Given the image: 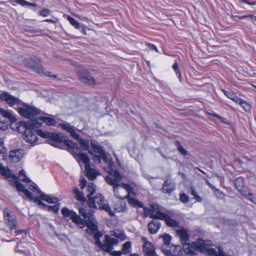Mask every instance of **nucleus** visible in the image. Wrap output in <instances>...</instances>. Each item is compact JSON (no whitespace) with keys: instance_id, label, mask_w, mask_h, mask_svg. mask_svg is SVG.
<instances>
[{"instance_id":"obj_1","label":"nucleus","mask_w":256,"mask_h":256,"mask_svg":"<svg viewBox=\"0 0 256 256\" xmlns=\"http://www.w3.org/2000/svg\"><path fill=\"white\" fill-rule=\"evenodd\" d=\"M36 134L39 136L48 138L46 142L60 149H65L67 146V150L71 152L72 149H76L80 151V148L78 144L71 140L66 139V137L61 133L50 132L48 131H43L42 130H36Z\"/></svg>"},{"instance_id":"obj_2","label":"nucleus","mask_w":256,"mask_h":256,"mask_svg":"<svg viewBox=\"0 0 256 256\" xmlns=\"http://www.w3.org/2000/svg\"><path fill=\"white\" fill-rule=\"evenodd\" d=\"M0 100L6 102L10 106L16 104L22 105V107L18 108L17 111L22 116L28 119H34L36 115L42 114L40 110L22 102L6 92H2L0 94Z\"/></svg>"},{"instance_id":"obj_3","label":"nucleus","mask_w":256,"mask_h":256,"mask_svg":"<svg viewBox=\"0 0 256 256\" xmlns=\"http://www.w3.org/2000/svg\"><path fill=\"white\" fill-rule=\"evenodd\" d=\"M76 149H72L70 152L74 156L78 162L82 161L85 164V170L86 176L90 180H94L96 178L98 173L94 169L90 168V158L87 154L83 152H79L74 151Z\"/></svg>"},{"instance_id":"obj_4","label":"nucleus","mask_w":256,"mask_h":256,"mask_svg":"<svg viewBox=\"0 0 256 256\" xmlns=\"http://www.w3.org/2000/svg\"><path fill=\"white\" fill-rule=\"evenodd\" d=\"M97 72L95 70H88L81 68L78 70L77 74L78 80L83 84L90 86L96 85L95 74Z\"/></svg>"},{"instance_id":"obj_5","label":"nucleus","mask_w":256,"mask_h":256,"mask_svg":"<svg viewBox=\"0 0 256 256\" xmlns=\"http://www.w3.org/2000/svg\"><path fill=\"white\" fill-rule=\"evenodd\" d=\"M23 64L24 66L32 70L40 75H42L44 73V68L42 66L41 61L36 57L25 58L23 60Z\"/></svg>"},{"instance_id":"obj_6","label":"nucleus","mask_w":256,"mask_h":256,"mask_svg":"<svg viewBox=\"0 0 256 256\" xmlns=\"http://www.w3.org/2000/svg\"><path fill=\"white\" fill-rule=\"evenodd\" d=\"M36 116H34V119H30V122H19L17 126L18 131L20 133H23V134H25L28 129V130H34L41 126L42 123L38 122L36 120Z\"/></svg>"},{"instance_id":"obj_7","label":"nucleus","mask_w":256,"mask_h":256,"mask_svg":"<svg viewBox=\"0 0 256 256\" xmlns=\"http://www.w3.org/2000/svg\"><path fill=\"white\" fill-rule=\"evenodd\" d=\"M61 212L64 217H70L72 222L80 228H84V219L80 216L78 215L76 212L69 210L66 207L62 208Z\"/></svg>"},{"instance_id":"obj_8","label":"nucleus","mask_w":256,"mask_h":256,"mask_svg":"<svg viewBox=\"0 0 256 256\" xmlns=\"http://www.w3.org/2000/svg\"><path fill=\"white\" fill-rule=\"evenodd\" d=\"M4 220L6 222L8 225L12 229H16V216L8 208L4 210Z\"/></svg>"},{"instance_id":"obj_9","label":"nucleus","mask_w":256,"mask_h":256,"mask_svg":"<svg viewBox=\"0 0 256 256\" xmlns=\"http://www.w3.org/2000/svg\"><path fill=\"white\" fill-rule=\"evenodd\" d=\"M175 188V182L170 178V176H167L161 188L162 192L164 194L170 195Z\"/></svg>"},{"instance_id":"obj_10","label":"nucleus","mask_w":256,"mask_h":256,"mask_svg":"<svg viewBox=\"0 0 256 256\" xmlns=\"http://www.w3.org/2000/svg\"><path fill=\"white\" fill-rule=\"evenodd\" d=\"M104 241L102 244L101 250L106 252H110L114 248V246L117 245L118 242L114 238L110 237L108 235H105Z\"/></svg>"},{"instance_id":"obj_11","label":"nucleus","mask_w":256,"mask_h":256,"mask_svg":"<svg viewBox=\"0 0 256 256\" xmlns=\"http://www.w3.org/2000/svg\"><path fill=\"white\" fill-rule=\"evenodd\" d=\"M143 241H144V244L142 246V250L144 254V256H158L155 252L154 245L148 242L146 238L143 237L142 238Z\"/></svg>"},{"instance_id":"obj_12","label":"nucleus","mask_w":256,"mask_h":256,"mask_svg":"<svg viewBox=\"0 0 256 256\" xmlns=\"http://www.w3.org/2000/svg\"><path fill=\"white\" fill-rule=\"evenodd\" d=\"M144 210L146 212H148L150 214V217L153 219H158L161 220H164V221H166V220L168 216V214L161 212V210L160 209L156 211L155 214H154L155 210L154 208L150 209L148 208H144Z\"/></svg>"},{"instance_id":"obj_13","label":"nucleus","mask_w":256,"mask_h":256,"mask_svg":"<svg viewBox=\"0 0 256 256\" xmlns=\"http://www.w3.org/2000/svg\"><path fill=\"white\" fill-rule=\"evenodd\" d=\"M104 201V196L101 194L98 193L94 196V197L89 198L87 200V203L90 208L97 209L96 202L100 206V204H102Z\"/></svg>"},{"instance_id":"obj_14","label":"nucleus","mask_w":256,"mask_h":256,"mask_svg":"<svg viewBox=\"0 0 256 256\" xmlns=\"http://www.w3.org/2000/svg\"><path fill=\"white\" fill-rule=\"evenodd\" d=\"M11 184L12 186H15L18 191L24 192L26 197L29 200L34 199L33 194L27 189L24 188V184L18 181V176L16 179H14V181Z\"/></svg>"},{"instance_id":"obj_15","label":"nucleus","mask_w":256,"mask_h":256,"mask_svg":"<svg viewBox=\"0 0 256 256\" xmlns=\"http://www.w3.org/2000/svg\"><path fill=\"white\" fill-rule=\"evenodd\" d=\"M36 129L27 130L25 134L22 135L24 140L30 144H34L36 142L38 137L36 134Z\"/></svg>"},{"instance_id":"obj_16","label":"nucleus","mask_w":256,"mask_h":256,"mask_svg":"<svg viewBox=\"0 0 256 256\" xmlns=\"http://www.w3.org/2000/svg\"><path fill=\"white\" fill-rule=\"evenodd\" d=\"M24 150L22 149H16L10 152V158L15 162H19L24 156Z\"/></svg>"},{"instance_id":"obj_17","label":"nucleus","mask_w":256,"mask_h":256,"mask_svg":"<svg viewBox=\"0 0 256 256\" xmlns=\"http://www.w3.org/2000/svg\"><path fill=\"white\" fill-rule=\"evenodd\" d=\"M58 126L63 130L68 132L72 138H78V134L76 132L75 127L73 126H70V123L66 122L60 124H58Z\"/></svg>"},{"instance_id":"obj_18","label":"nucleus","mask_w":256,"mask_h":256,"mask_svg":"<svg viewBox=\"0 0 256 256\" xmlns=\"http://www.w3.org/2000/svg\"><path fill=\"white\" fill-rule=\"evenodd\" d=\"M218 252H216L214 248H206V252L210 256H229L230 254H226L221 246L218 247Z\"/></svg>"},{"instance_id":"obj_19","label":"nucleus","mask_w":256,"mask_h":256,"mask_svg":"<svg viewBox=\"0 0 256 256\" xmlns=\"http://www.w3.org/2000/svg\"><path fill=\"white\" fill-rule=\"evenodd\" d=\"M161 226L160 222L157 220H152L148 224V231L150 234H156Z\"/></svg>"},{"instance_id":"obj_20","label":"nucleus","mask_w":256,"mask_h":256,"mask_svg":"<svg viewBox=\"0 0 256 256\" xmlns=\"http://www.w3.org/2000/svg\"><path fill=\"white\" fill-rule=\"evenodd\" d=\"M74 138L78 141L79 144L80 145V148L85 151L90 152V150H92L90 148V140L86 138H82L80 137L79 134H78V138L75 137Z\"/></svg>"},{"instance_id":"obj_21","label":"nucleus","mask_w":256,"mask_h":256,"mask_svg":"<svg viewBox=\"0 0 256 256\" xmlns=\"http://www.w3.org/2000/svg\"><path fill=\"white\" fill-rule=\"evenodd\" d=\"M180 228V229L176 230V234L180 237V240L182 242H186L190 238L188 232L184 228Z\"/></svg>"},{"instance_id":"obj_22","label":"nucleus","mask_w":256,"mask_h":256,"mask_svg":"<svg viewBox=\"0 0 256 256\" xmlns=\"http://www.w3.org/2000/svg\"><path fill=\"white\" fill-rule=\"evenodd\" d=\"M0 174L4 176L6 179L12 178L16 179L17 176L12 174L8 166H3L2 164H0Z\"/></svg>"},{"instance_id":"obj_23","label":"nucleus","mask_w":256,"mask_h":256,"mask_svg":"<svg viewBox=\"0 0 256 256\" xmlns=\"http://www.w3.org/2000/svg\"><path fill=\"white\" fill-rule=\"evenodd\" d=\"M105 180L109 185L113 186L114 194L118 196V187L120 186L118 182L108 176H106Z\"/></svg>"},{"instance_id":"obj_24","label":"nucleus","mask_w":256,"mask_h":256,"mask_svg":"<svg viewBox=\"0 0 256 256\" xmlns=\"http://www.w3.org/2000/svg\"><path fill=\"white\" fill-rule=\"evenodd\" d=\"M192 246L195 250H199L202 252H206V244L204 240L198 239L196 242H192Z\"/></svg>"},{"instance_id":"obj_25","label":"nucleus","mask_w":256,"mask_h":256,"mask_svg":"<svg viewBox=\"0 0 256 256\" xmlns=\"http://www.w3.org/2000/svg\"><path fill=\"white\" fill-rule=\"evenodd\" d=\"M40 200L46 202L48 204H56L58 203V198L54 197L51 195H48L44 193L41 194L40 196Z\"/></svg>"},{"instance_id":"obj_26","label":"nucleus","mask_w":256,"mask_h":256,"mask_svg":"<svg viewBox=\"0 0 256 256\" xmlns=\"http://www.w3.org/2000/svg\"><path fill=\"white\" fill-rule=\"evenodd\" d=\"M182 243V249L184 252L186 254H190L191 256L194 255L196 254L195 248L192 246V243L190 244L189 243L186 242H184Z\"/></svg>"},{"instance_id":"obj_27","label":"nucleus","mask_w":256,"mask_h":256,"mask_svg":"<svg viewBox=\"0 0 256 256\" xmlns=\"http://www.w3.org/2000/svg\"><path fill=\"white\" fill-rule=\"evenodd\" d=\"M36 120L38 122L42 121L48 126H54L56 124L55 119L52 117L39 116L38 118L36 116Z\"/></svg>"},{"instance_id":"obj_28","label":"nucleus","mask_w":256,"mask_h":256,"mask_svg":"<svg viewBox=\"0 0 256 256\" xmlns=\"http://www.w3.org/2000/svg\"><path fill=\"white\" fill-rule=\"evenodd\" d=\"M0 114L4 117L8 118L12 123H14L16 121V118L9 111L0 108Z\"/></svg>"},{"instance_id":"obj_29","label":"nucleus","mask_w":256,"mask_h":256,"mask_svg":"<svg viewBox=\"0 0 256 256\" xmlns=\"http://www.w3.org/2000/svg\"><path fill=\"white\" fill-rule=\"evenodd\" d=\"M73 194H74L75 198L79 201L82 202H86V199L84 196V194L82 192H80L79 189L77 187H75L73 189Z\"/></svg>"},{"instance_id":"obj_30","label":"nucleus","mask_w":256,"mask_h":256,"mask_svg":"<svg viewBox=\"0 0 256 256\" xmlns=\"http://www.w3.org/2000/svg\"><path fill=\"white\" fill-rule=\"evenodd\" d=\"M90 144L92 149V151L95 154H98L100 155L104 154L105 152L104 150L103 147L99 144H96L94 142L91 140L90 142Z\"/></svg>"},{"instance_id":"obj_31","label":"nucleus","mask_w":256,"mask_h":256,"mask_svg":"<svg viewBox=\"0 0 256 256\" xmlns=\"http://www.w3.org/2000/svg\"><path fill=\"white\" fill-rule=\"evenodd\" d=\"M33 198L31 201H33L36 204L40 206L41 208L44 210H48V205L46 204L45 203L42 202V200H40L39 197L33 196Z\"/></svg>"},{"instance_id":"obj_32","label":"nucleus","mask_w":256,"mask_h":256,"mask_svg":"<svg viewBox=\"0 0 256 256\" xmlns=\"http://www.w3.org/2000/svg\"><path fill=\"white\" fill-rule=\"evenodd\" d=\"M96 185L94 182H89L86 190L89 192L87 195L88 200L92 198V195L96 192Z\"/></svg>"},{"instance_id":"obj_33","label":"nucleus","mask_w":256,"mask_h":256,"mask_svg":"<svg viewBox=\"0 0 256 256\" xmlns=\"http://www.w3.org/2000/svg\"><path fill=\"white\" fill-rule=\"evenodd\" d=\"M174 144V145L176 146L178 150L182 155L186 156L188 154V151L183 148L179 140H175Z\"/></svg>"},{"instance_id":"obj_34","label":"nucleus","mask_w":256,"mask_h":256,"mask_svg":"<svg viewBox=\"0 0 256 256\" xmlns=\"http://www.w3.org/2000/svg\"><path fill=\"white\" fill-rule=\"evenodd\" d=\"M223 92L228 98L234 102L236 104L238 103L240 98L238 97L234 93L232 92L223 90Z\"/></svg>"},{"instance_id":"obj_35","label":"nucleus","mask_w":256,"mask_h":256,"mask_svg":"<svg viewBox=\"0 0 256 256\" xmlns=\"http://www.w3.org/2000/svg\"><path fill=\"white\" fill-rule=\"evenodd\" d=\"M165 222L169 227H180L178 222L175 220L172 219L169 215L166 220Z\"/></svg>"},{"instance_id":"obj_36","label":"nucleus","mask_w":256,"mask_h":256,"mask_svg":"<svg viewBox=\"0 0 256 256\" xmlns=\"http://www.w3.org/2000/svg\"><path fill=\"white\" fill-rule=\"evenodd\" d=\"M87 227L88 228L86 230V232L87 234L91 235L94 232L98 230V222H94V224L88 226Z\"/></svg>"},{"instance_id":"obj_37","label":"nucleus","mask_w":256,"mask_h":256,"mask_svg":"<svg viewBox=\"0 0 256 256\" xmlns=\"http://www.w3.org/2000/svg\"><path fill=\"white\" fill-rule=\"evenodd\" d=\"M99 208L101 210H105L108 212V214L111 216H114V213L112 210L109 205L107 204L104 203V202L102 204H100V206H99Z\"/></svg>"},{"instance_id":"obj_38","label":"nucleus","mask_w":256,"mask_h":256,"mask_svg":"<svg viewBox=\"0 0 256 256\" xmlns=\"http://www.w3.org/2000/svg\"><path fill=\"white\" fill-rule=\"evenodd\" d=\"M237 104L241 106L242 108L246 112H250L251 110V106L250 105L246 100L240 98Z\"/></svg>"},{"instance_id":"obj_39","label":"nucleus","mask_w":256,"mask_h":256,"mask_svg":"<svg viewBox=\"0 0 256 256\" xmlns=\"http://www.w3.org/2000/svg\"><path fill=\"white\" fill-rule=\"evenodd\" d=\"M234 185L236 188L239 191L241 192L243 190L244 182L242 178L239 177L236 179L234 181Z\"/></svg>"},{"instance_id":"obj_40","label":"nucleus","mask_w":256,"mask_h":256,"mask_svg":"<svg viewBox=\"0 0 256 256\" xmlns=\"http://www.w3.org/2000/svg\"><path fill=\"white\" fill-rule=\"evenodd\" d=\"M130 248L131 242L130 241L126 242L122 245L121 252H122V254H127L130 252Z\"/></svg>"},{"instance_id":"obj_41","label":"nucleus","mask_w":256,"mask_h":256,"mask_svg":"<svg viewBox=\"0 0 256 256\" xmlns=\"http://www.w3.org/2000/svg\"><path fill=\"white\" fill-rule=\"evenodd\" d=\"M19 176L22 182L30 183L31 182L30 180L26 177V172L24 170L20 171Z\"/></svg>"},{"instance_id":"obj_42","label":"nucleus","mask_w":256,"mask_h":256,"mask_svg":"<svg viewBox=\"0 0 256 256\" xmlns=\"http://www.w3.org/2000/svg\"><path fill=\"white\" fill-rule=\"evenodd\" d=\"M23 29L26 32H30L31 34L37 33L40 32V30L38 28H36L34 26H28V25L24 26Z\"/></svg>"},{"instance_id":"obj_43","label":"nucleus","mask_w":256,"mask_h":256,"mask_svg":"<svg viewBox=\"0 0 256 256\" xmlns=\"http://www.w3.org/2000/svg\"><path fill=\"white\" fill-rule=\"evenodd\" d=\"M160 237L162 238L164 246H168L170 244L172 237L170 234H164L163 235L160 236Z\"/></svg>"},{"instance_id":"obj_44","label":"nucleus","mask_w":256,"mask_h":256,"mask_svg":"<svg viewBox=\"0 0 256 256\" xmlns=\"http://www.w3.org/2000/svg\"><path fill=\"white\" fill-rule=\"evenodd\" d=\"M60 203H56L54 206H48V211L53 212L54 213L56 214L58 212L60 208Z\"/></svg>"},{"instance_id":"obj_45","label":"nucleus","mask_w":256,"mask_h":256,"mask_svg":"<svg viewBox=\"0 0 256 256\" xmlns=\"http://www.w3.org/2000/svg\"><path fill=\"white\" fill-rule=\"evenodd\" d=\"M88 154L92 157V160L94 162H96L98 164H100L102 162V156L99 154L98 155L94 153L92 150L88 152Z\"/></svg>"},{"instance_id":"obj_46","label":"nucleus","mask_w":256,"mask_h":256,"mask_svg":"<svg viewBox=\"0 0 256 256\" xmlns=\"http://www.w3.org/2000/svg\"><path fill=\"white\" fill-rule=\"evenodd\" d=\"M120 186H122L128 192L126 196H130V193L133 192L134 188L128 184L121 183Z\"/></svg>"},{"instance_id":"obj_47","label":"nucleus","mask_w":256,"mask_h":256,"mask_svg":"<svg viewBox=\"0 0 256 256\" xmlns=\"http://www.w3.org/2000/svg\"><path fill=\"white\" fill-rule=\"evenodd\" d=\"M114 236L122 240H125L126 238V236L124 232L118 230L114 232Z\"/></svg>"},{"instance_id":"obj_48","label":"nucleus","mask_w":256,"mask_h":256,"mask_svg":"<svg viewBox=\"0 0 256 256\" xmlns=\"http://www.w3.org/2000/svg\"><path fill=\"white\" fill-rule=\"evenodd\" d=\"M68 20L70 24L74 26L75 28H80V24L76 20L70 16H68Z\"/></svg>"},{"instance_id":"obj_49","label":"nucleus","mask_w":256,"mask_h":256,"mask_svg":"<svg viewBox=\"0 0 256 256\" xmlns=\"http://www.w3.org/2000/svg\"><path fill=\"white\" fill-rule=\"evenodd\" d=\"M126 209V203L125 202H121L120 206L114 208V210L117 212H123Z\"/></svg>"},{"instance_id":"obj_50","label":"nucleus","mask_w":256,"mask_h":256,"mask_svg":"<svg viewBox=\"0 0 256 256\" xmlns=\"http://www.w3.org/2000/svg\"><path fill=\"white\" fill-rule=\"evenodd\" d=\"M172 68L174 70L176 75L178 76L179 80L181 81V72L178 68V62H175L172 66Z\"/></svg>"},{"instance_id":"obj_51","label":"nucleus","mask_w":256,"mask_h":256,"mask_svg":"<svg viewBox=\"0 0 256 256\" xmlns=\"http://www.w3.org/2000/svg\"><path fill=\"white\" fill-rule=\"evenodd\" d=\"M214 195L217 198L220 199H222L224 198L225 194L222 192L221 190L216 188V189L214 190Z\"/></svg>"},{"instance_id":"obj_52","label":"nucleus","mask_w":256,"mask_h":256,"mask_svg":"<svg viewBox=\"0 0 256 256\" xmlns=\"http://www.w3.org/2000/svg\"><path fill=\"white\" fill-rule=\"evenodd\" d=\"M86 218L87 220H84V226H88L94 224V222H97L94 218L88 217Z\"/></svg>"},{"instance_id":"obj_53","label":"nucleus","mask_w":256,"mask_h":256,"mask_svg":"<svg viewBox=\"0 0 256 256\" xmlns=\"http://www.w3.org/2000/svg\"><path fill=\"white\" fill-rule=\"evenodd\" d=\"M124 192V190L120 189L119 187H118V195L114 194V196L120 200H124L126 198V196H122Z\"/></svg>"},{"instance_id":"obj_54","label":"nucleus","mask_w":256,"mask_h":256,"mask_svg":"<svg viewBox=\"0 0 256 256\" xmlns=\"http://www.w3.org/2000/svg\"><path fill=\"white\" fill-rule=\"evenodd\" d=\"M180 200L184 204L188 203L189 201V197L184 193L180 194Z\"/></svg>"},{"instance_id":"obj_55","label":"nucleus","mask_w":256,"mask_h":256,"mask_svg":"<svg viewBox=\"0 0 256 256\" xmlns=\"http://www.w3.org/2000/svg\"><path fill=\"white\" fill-rule=\"evenodd\" d=\"M6 149L4 146V140L2 138H0V153L6 154Z\"/></svg>"},{"instance_id":"obj_56","label":"nucleus","mask_w":256,"mask_h":256,"mask_svg":"<svg viewBox=\"0 0 256 256\" xmlns=\"http://www.w3.org/2000/svg\"><path fill=\"white\" fill-rule=\"evenodd\" d=\"M29 188L31 190L34 192H36L38 194H40V196L44 193L40 190V188L36 184H34V185H30Z\"/></svg>"},{"instance_id":"obj_57","label":"nucleus","mask_w":256,"mask_h":256,"mask_svg":"<svg viewBox=\"0 0 256 256\" xmlns=\"http://www.w3.org/2000/svg\"><path fill=\"white\" fill-rule=\"evenodd\" d=\"M128 203L130 204L132 206H135L136 204V202H138V200H137L136 199L134 198H133L132 197H130V196H126V198Z\"/></svg>"},{"instance_id":"obj_58","label":"nucleus","mask_w":256,"mask_h":256,"mask_svg":"<svg viewBox=\"0 0 256 256\" xmlns=\"http://www.w3.org/2000/svg\"><path fill=\"white\" fill-rule=\"evenodd\" d=\"M161 250L166 256H172L174 254L170 250L166 249L164 246H162L160 248ZM176 256V254H174Z\"/></svg>"},{"instance_id":"obj_59","label":"nucleus","mask_w":256,"mask_h":256,"mask_svg":"<svg viewBox=\"0 0 256 256\" xmlns=\"http://www.w3.org/2000/svg\"><path fill=\"white\" fill-rule=\"evenodd\" d=\"M112 176L115 178V180H116L118 182L122 180V177L120 174L118 170H115L113 172Z\"/></svg>"},{"instance_id":"obj_60","label":"nucleus","mask_w":256,"mask_h":256,"mask_svg":"<svg viewBox=\"0 0 256 256\" xmlns=\"http://www.w3.org/2000/svg\"><path fill=\"white\" fill-rule=\"evenodd\" d=\"M80 186L82 190H83L87 184V181L84 177H81L80 179Z\"/></svg>"},{"instance_id":"obj_61","label":"nucleus","mask_w":256,"mask_h":256,"mask_svg":"<svg viewBox=\"0 0 256 256\" xmlns=\"http://www.w3.org/2000/svg\"><path fill=\"white\" fill-rule=\"evenodd\" d=\"M94 236V238H100L102 236L103 234L101 231H99L98 230L92 234Z\"/></svg>"},{"instance_id":"obj_62","label":"nucleus","mask_w":256,"mask_h":256,"mask_svg":"<svg viewBox=\"0 0 256 256\" xmlns=\"http://www.w3.org/2000/svg\"><path fill=\"white\" fill-rule=\"evenodd\" d=\"M40 15L43 16H46L50 14V10L47 8H44L40 12Z\"/></svg>"},{"instance_id":"obj_63","label":"nucleus","mask_w":256,"mask_h":256,"mask_svg":"<svg viewBox=\"0 0 256 256\" xmlns=\"http://www.w3.org/2000/svg\"><path fill=\"white\" fill-rule=\"evenodd\" d=\"M79 213L82 215V216L84 218H86L88 217H90L88 216L87 212H86V210L84 208H79Z\"/></svg>"},{"instance_id":"obj_64","label":"nucleus","mask_w":256,"mask_h":256,"mask_svg":"<svg viewBox=\"0 0 256 256\" xmlns=\"http://www.w3.org/2000/svg\"><path fill=\"white\" fill-rule=\"evenodd\" d=\"M248 198L253 203L256 204V195H254L251 193H249L248 196Z\"/></svg>"}]
</instances>
